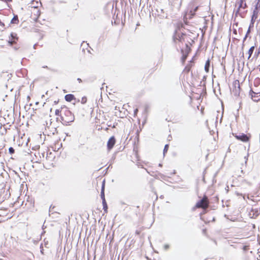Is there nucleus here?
Wrapping results in <instances>:
<instances>
[{
	"label": "nucleus",
	"mask_w": 260,
	"mask_h": 260,
	"mask_svg": "<svg viewBox=\"0 0 260 260\" xmlns=\"http://www.w3.org/2000/svg\"><path fill=\"white\" fill-rule=\"evenodd\" d=\"M62 108L63 107L61 108V110H60L59 109H56L55 111V114L57 116H59L60 113H62Z\"/></svg>",
	"instance_id": "23"
},
{
	"label": "nucleus",
	"mask_w": 260,
	"mask_h": 260,
	"mask_svg": "<svg viewBox=\"0 0 260 260\" xmlns=\"http://www.w3.org/2000/svg\"><path fill=\"white\" fill-rule=\"evenodd\" d=\"M39 104V102H38L36 103V105H37V104Z\"/></svg>",
	"instance_id": "48"
},
{
	"label": "nucleus",
	"mask_w": 260,
	"mask_h": 260,
	"mask_svg": "<svg viewBox=\"0 0 260 260\" xmlns=\"http://www.w3.org/2000/svg\"><path fill=\"white\" fill-rule=\"evenodd\" d=\"M30 99L29 96H27V99Z\"/></svg>",
	"instance_id": "47"
},
{
	"label": "nucleus",
	"mask_w": 260,
	"mask_h": 260,
	"mask_svg": "<svg viewBox=\"0 0 260 260\" xmlns=\"http://www.w3.org/2000/svg\"><path fill=\"white\" fill-rule=\"evenodd\" d=\"M101 198L102 199V201H104L105 199V181H103L101 191Z\"/></svg>",
	"instance_id": "9"
},
{
	"label": "nucleus",
	"mask_w": 260,
	"mask_h": 260,
	"mask_svg": "<svg viewBox=\"0 0 260 260\" xmlns=\"http://www.w3.org/2000/svg\"><path fill=\"white\" fill-rule=\"evenodd\" d=\"M255 21V19H251V21H250V23L249 24V28H251L252 27H253L254 26V23Z\"/></svg>",
	"instance_id": "22"
},
{
	"label": "nucleus",
	"mask_w": 260,
	"mask_h": 260,
	"mask_svg": "<svg viewBox=\"0 0 260 260\" xmlns=\"http://www.w3.org/2000/svg\"><path fill=\"white\" fill-rule=\"evenodd\" d=\"M40 249H41V252L42 254H43V245H42V244H41L40 245Z\"/></svg>",
	"instance_id": "31"
},
{
	"label": "nucleus",
	"mask_w": 260,
	"mask_h": 260,
	"mask_svg": "<svg viewBox=\"0 0 260 260\" xmlns=\"http://www.w3.org/2000/svg\"><path fill=\"white\" fill-rule=\"evenodd\" d=\"M19 23L18 17L17 15L14 16L13 18L12 19L11 21V23L12 24H18Z\"/></svg>",
	"instance_id": "13"
},
{
	"label": "nucleus",
	"mask_w": 260,
	"mask_h": 260,
	"mask_svg": "<svg viewBox=\"0 0 260 260\" xmlns=\"http://www.w3.org/2000/svg\"><path fill=\"white\" fill-rule=\"evenodd\" d=\"M11 37L12 39H14V38H17L16 34H14V33H11Z\"/></svg>",
	"instance_id": "29"
},
{
	"label": "nucleus",
	"mask_w": 260,
	"mask_h": 260,
	"mask_svg": "<svg viewBox=\"0 0 260 260\" xmlns=\"http://www.w3.org/2000/svg\"><path fill=\"white\" fill-rule=\"evenodd\" d=\"M254 9L260 11V0H258L255 5Z\"/></svg>",
	"instance_id": "21"
},
{
	"label": "nucleus",
	"mask_w": 260,
	"mask_h": 260,
	"mask_svg": "<svg viewBox=\"0 0 260 260\" xmlns=\"http://www.w3.org/2000/svg\"><path fill=\"white\" fill-rule=\"evenodd\" d=\"M246 160H247V158H246ZM246 162H247V160L245 161V163H246Z\"/></svg>",
	"instance_id": "51"
},
{
	"label": "nucleus",
	"mask_w": 260,
	"mask_h": 260,
	"mask_svg": "<svg viewBox=\"0 0 260 260\" xmlns=\"http://www.w3.org/2000/svg\"><path fill=\"white\" fill-rule=\"evenodd\" d=\"M249 95L251 96V99L254 101L258 102L260 100L259 92H255L252 89H250L249 91Z\"/></svg>",
	"instance_id": "4"
},
{
	"label": "nucleus",
	"mask_w": 260,
	"mask_h": 260,
	"mask_svg": "<svg viewBox=\"0 0 260 260\" xmlns=\"http://www.w3.org/2000/svg\"><path fill=\"white\" fill-rule=\"evenodd\" d=\"M54 104H57V103H58V101H55L54 102Z\"/></svg>",
	"instance_id": "43"
},
{
	"label": "nucleus",
	"mask_w": 260,
	"mask_h": 260,
	"mask_svg": "<svg viewBox=\"0 0 260 260\" xmlns=\"http://www.w3.org/2000/svg\"><path fill=\"white\" fill-rule=\"evenodd\" d=\"M45 233V231H43V232L42 233V234H41V235H43V234H44Z\"/></svg>",
	"instance_id": "45"
},
{
	"label": "nucleus",
	"mask_w": 260,
	"mask_h": 260,
	"mask_svg": "<svg viewBox=\"0 0 260 260\" xmlns=\"http://www.w3.org/2000/svg\"><path fill=\"white\" fill-rule=\"evenodd\" d=\"M209 202L207 196H204L203 198L199 200L196 205V207L198 208L206 209L209 206Z\"/></svg>",
	"instance_id": "2"
},
{
	"label": "nucleus",
	"mask_w": 260,
	"mask_h": 260,
	"mask_svg": "<svg viewBox=\"0 0 260 260\" xmlns=\"http://www.w3.org/2000/svg\"><path fill=\"white\" fill-rule=\"evenodd\" d=\"M9 43L12 45V44L15 43V42L14 41H13V40H11V41H9Z\"/></svg>",
	"instance_id": "30"
},
{
	"label": "nucleus",
	"mask_w": 260,
	"mask_h": 260,
	"mask_svg": "<svg viewBox=\"0 0 260 260\" xmlns=\"http://www.w3.org/2000/svg\"><path fill=\"white\" fill-rule=\"evenodd\" d=\"M42 68L50 70V69L48 66H43ZM51 70L52 71H55L54 70L51 69Z\"/></svg>",
	"instance_id": "32"
},
{
	"label": "nucleus",
	"mask_w": 260,
	"mask_h": 260,
	"mask_svg": "<svg viewBox=\"0 0 260 260\" xmlns=\"http://www.w3.org/2000/svg\"><path fill=\"white\" fill-rule=\"evenodd\" d=\"M77 81L79 82V83H81L82 82V80H81V79L78 78H77Z\"/></svg>",
	"instance_id": "38"
},
{
	"label": "nucleus",
	"mask_w": 260,
	"mask_h": 260,
	"mask_svg": "<svg viewBox=\"0 0 260 260\" xmlns=\"http://www.w3.org/2000/svg\"><path fill=\"white\" fill-rule=\"evenodd\" d=\"M232 92L235 96H239L240 92V85L239 81L236 80L232 85Z\"/></svg>",
	"instance_id": "3"
},
{
	"label": "nucleus",
	"mask_w": 260,
	"mask_h": 260,
	"mask_svg": "<svg viewBox=\"0 0 260 260\" xmlns=\"http://www.w3.org/2000/svg\"><path fill=\"white\" fill-rule=\"evenodd\" d=\"M247 7V5L245 3L244 4L243 3V7L242 8H243V9H245V8Z\"/></svg>",
	"instance_id": "36"
},
{
	"label": "nucleus",
	"mask_w": 260,
	"mask_h": 260,
	"mask_svg": "<svg viewBox=\"0 0 260 260\" xmlns=\"http://www.w3.org/2000/svg\"><path fill=\"white\" fill-rule=\"evenodd\" d=\"M9 152L10 154H12L15 152V149L13 147H10L9 148Z\"/></svg>",
	"instance_id": "27"
},
{
	"label": "nucleus",
	"mask_w": 260,
	"mask_h": 260,
	"mask_svg": "<svg viewBox=\"0 0 260 260\" xmlns=\"http://www.w3.org/2000/svg\"><path fill=\"white\" fill-rule=\"evenodd\" d=\"M192 64L191 63H189L185 67L184 69V71L186 73H188L191 69Z\"/></svg>",
	"instance_id": "18"
},
{
	"label": "nucleus",
	"mask_w": 260,
	"mask_h": 260,
	"mask_svg": "<svg viewBox=\"0 0 260 260\" xmlns=\"http://www.w3.org/2000/svg\"><path fill=\"white\" fill-rule=\"evenodd\" d=\"M253 84L255 87L258 86L260 85V78H255L253 81Z\"/></svg>",
	"instance_id": "16"
},
{
	"label": "nucleus",
	"mask_w": 260,
	"mask_h": 260,
	"mask_svg": "<svg viewBox=\"0 0 260 260\" xmlns=\"http://www.w3.org/2000/svg\"><path fill=\"white\" fill-rule=\"evenodd\" d=\"M235 137L238 140H241L244 142L248 141L249 139V137L245 134H241L239 135H236Z\"/></svg>",
	"instance_id": "6"
},
{
	"label": "nucleus",
	"mask_w": 260,
	"mask_h": 260,
	"mask_svg": "<svg viewBox=\"0 0 260 260\" xmlns=\"http://www.w3.org/2000/svg\"><path fill=\"white\" fill-rule=\"evenodd\" d=\"M138 112V109H136L135 110H134V114L136 115L137 114V112Z\"/></svg>",
	"instance_id": "37"
},
{
	"label": "nucleus",
	"mask_w": 260,
	"mask_h": 260,
	"mask_svg": "<svg viewBox=\"0 0 260 260\" xmlns=\"http://www.w3.org/2000/svg\"><path fill=\"white\" fill-rule=\"evenodd\" d=\"M64 99L66 101L71 102L73 100H75V97L72 94H68L65 95Z\"/></svg>",
	"instance_id": "8"
},
{
	"label": "nucleus",
	"mask_w": 260,
	"mask_h": 260,
	"mask_svg": "<svg viewBox=\"0 0 260 260\" xmlns=\"http://www.w3.org/2000/svg\"><path fill=\"white\" fill-rule=\"evenodd\" d=\"M244 3V0H237L236 5L238 4L239 6V9H240L241 8L243 7V5Z\"/></svg>",
	"instance_id": "17"
},
{
	"label": "nucleus",
	"mask_w": 260,
	"mask_h": 260,
	"mask_svg": "<svg viewBox=\"0 0 260 260\" xmlns=\"http://www.w3.org/2000/svg\"><path fill=\"white\" fill-rule=\"evenodd\" d=\"M164 247H165V249L166 250H167V249H168L169 248V245H167H167H165V246H164Z\"/></svg>",
	"instance_id": "35"
},
{
	"label": "nucleus",
	"mask_w": 260,
	"mask_h": 260,
	"mask_svg": "<svg viewBox=\"0 0 260 260\" xmlns=\"http://www.w3.org/2000/svg\"><path fill=\"white\" fill-rule=\"evenodd\" d=\"M185 35V34L181 32V34H177V31L175 32V34L173 36V40L175 41L176 40H178V41L181 42L183 40V36Z\"/></svg>",
	"instance_id": "7"
},
{
	"label": "nucleus",
	"mask_w": 260,
	"mask_h": 260,
	"mask_svg": "<svg viewBox=\"0 0 260 260\" xmlns=\"http://www.w3.org/2000/svg\"><path fill=\"white\" fill-rule=\"evenodd\" d=\"M51 206H50V207L49 212H51Z\"/></svg>",
	"instance_id": "44"
},
{
	"label": "nucleus",
	"mask_w": 260,
	"mask_h": 260,
	"mask_svg": "<svg viewBox=\"0 0 260 260\" xmlns=\"http://www.w3.org/2000/svg\"><path fill=\"white\" fill-rule=\"evenodd\" d=\"M244 249H246V246L244 247Z\"/></svg>",
	"instance_id": "50"
},
{
	"label": "nucleus",
	"mask_w": 260,
	"mask_h": 260,
	"mask_svg": "<svg viewBox=\"0 0 260 260\" xmlns=\"http://www.w3.org/2000/svg\"><path fill=\"white\" fill-rule=\"evenodd\" d=\"M60 117L61 122L64 125H70L75 120L74 115L66 107H63Z\"/></svg>",
	"instance_id": "1"
},
{
	"label": "nucleus",
	"mask_w": 260,
	"mask_h": 260,
	"mask_svg": "<svg viewBox=\"0 0 260 260\" xmlns=\"http://www.w3.org/2000/svg\"><path fill=\"white\" fill-rule=\"evenodd\" d=\"M102 204L103 206V210L105 213H107L108 211V205L106 202V200H104V201H102Z\"/></svg>",
	"instance_id": "14"
},
{
	"label": "nucleus",
	"mask_w": 260,
	"mask_h": 260,
	"mask_svg": "<svg viewBox=\"0 0 260 260\" xmlns=\"http://www.w3.org/2000/svg\"><path fill=\"white\" fill-rule=\"evenodd\" d=\"M240 10V9H239V8H238V9L236 12V13H235L236 16H237V15L239 13Z\"/></svg>",
	"instance_id": "33"
},
{
	"label": "nucleus",
	"mask_w": 260,
	"mask_h": 260,
	"mask_svg": "<svg viewBox=\"0 0 260 260\" xmlns=\"http://www.w3.org/2000/svg\"><path fill=\"white\" fill-rule=\"evenodd\" d=\"M159 167H161L162 166V165L161 164H159Z\"/></svg>",
	"instance_id": "46"
},
{
	"label": "nucleus",
	"mask_w": 260,
	"mask_h": 260,
	"mask_svg": "<svg viewBox=\"0 0 260 260\" xmlns=\"http://www.w3.org/2000/svg\"><path fill=\"white\" fill-rule=\"evenodd\" d=\"M236 194H237V196H241V195H242V194H241V193H239V192H236Z\"/></svg>",
	"instance_id": "40"
},
{
	"label": "nucleus",
	"mask_w": 260,
	"mask_h": 260,
	"mask_svg": "<svg viewBox=\"0 0 260 260\" xmlns=\"http://www.w3.org/2000/svg\"><path fill=\"white\" fill-rule=\"evenodd\" d=\"M156 12L157 13V15L159 16L160 18H164L165 17V14L164 11V10L160 8H159L156 9Z\"/></svg>",
	"instance_id": "10"
},
{
	"label": "nucleus",
	"mask_w": 260,
	"mask_h": 260,
	"mask_svg": "<svg viewBox=\"0 0 260 260\" xmlns=\"http://www.w3.org/2000/svg\"><path fill=\"white\" fill-rule=\"evenodd\" d=\"M229 186H227L226 187V188H225V189L227 190V191H229Z\"/></svg>",
	"instance_id": "42"
},
{
	"label": "nucleus",
	"mask_w": 260,
	"mask_h": 260,
	"mask_svg": "<svg viewBox=\"0 0 260 260\" xmlns=\"http://www.w3.org/2000/svg\"><path fill=\"white\" fill-rule=\"evenodd\" d=\"M185 47H186L185 50L184 51L185 54H188L189 53V52L190 51L191 49L187 44H186Z\"/></svg>",
	"instance_id": "20"
},
{
	"label": "nucleus",
	"mask_w": 260,
	"mask_h": 260,
	"mask_svg": "<svg viewBox=\"0 0 260 260\" xmlns=\"http://www.w3.org/2000/svg\"><path fill=\"white\" fill-rule=\"evenodd\" d=\"M0 26L1 27H0V30L3 31L4 29H5V27H4L5 24L1 20H0Z\"/></svg>",
	"instance_id": "26"
},
{
	"label": "nucleus",
	"mask_w": 260,
	"mask_h": 260,
	"mask_svg": "<svg viewBox=\"0 0 260 260\" xmlns=\"http://www.w3.org/2000/svg\"><path fill=\"white\" fill-rule=\"evenodd\" d=\"M181 53L182 54L181 60L182 62L184 63L187 58L188 54H185L184 51L183 49H181Z\"/></svg>",
	"instance_id": "15"
},
{
	"label": "nucleus",
	"mask_w": 260,
	"mask_h": 260,
	"mask_svg": "<svg viewBox=\"0 0 260 260\" xmlns=\"http://www.w3.org/2000/svg\"><path fill=\"white\" fill-rule=\"evenodd\" d=\"M198 9V7H196V8H195V9H194V13L196 11H197Z\"/></svg>",
	"instance_id": "39"
},
{
	"label": "nucleus",
	"mask_w": 260,
	"mask_h": 260,
	"mask_svg": "<svg viewBox=\"0 0 260 260\" xmlns=\"http://www.w3.org/2000/svg\"><path fill=\"white\" fill-rule=\"evenodd\" d=\"M259 72H260V68H259Z\"/></svg>",
	"instance_id": "52"
},
{
	"label": "nucleus",
	"mask_w": 260,
	"mask_h": 260,
	"mask_svg": "<svg viewBox=\"0 0 260 260\" xmlns=\"http://www.w3.org/2000/svg\"><path fill=\"white\" fill-rule=\"evenodd\" d=\"M4 1L6 2H12V0H4Z\"/></svg>",
	"instance_id": "41"
},
{
	"label": "nucleus",
	"mask_w": 260,
	"mask_h": 260,
	"mask_svg": "<svg viewBox=\"0 0 260 260\" xmlns=\"http://www.w3.org/2000/svg\"><path fill=\"white\" fill-rule=\"evenodd\" d=\"M259 11L254 9L252 15L251 16V18L256 20L258 17V14Z\"/></svg>",
	"instance_id": "12"
},
{
	"label": "nucleus",
	"mask_w": 260,
	"mask_h": 260,
	"mask_svg": "<svg viewBox=\"0 0 260 260\" xmlns=\"http://www.w3.org/2000/svg\"><path fill=\"white\" fill-rule=\"evenodd\" d=\"M250 29L251 28H248V30L247 31V32H246V35L245 36V37L243 39V42L246 40V38L248 37V34L250 32Z\"/></svg>",
	"instance_id": "25"
},
{
	"label": "nucleus",
	"mask_w": 260,
	"mask_h": 260,
	"mask_svg": "<svg viewBox=\"0 0 260 260\" xmlns=\"http://www.w3.org/2000/svg\"><path fill=\"white\" fill-rule=\"evenodd\" d=\"M44 226L43 225V226H42V229H44Z\"/></svg>",
	"instance_id": "49"
},
{
	"label": "nucleus",
	"mask_w": 260,
	"mask_h": 260,
	"mask_svg": "<svg viewBox=\"0 0 260 260\" xmlns=\"http://www.w3.org/2000/svg\"><path fill=\"white\" fill-rule=\"evenodd\" d=\"M169 144L165 145V146L164 147V150H163V152H164V155H165V153H166L168 151V149H169Z\"/></svg>",
	"instance_id": "24"
},
{
	"label": "nucleus",
	"mask_w": 260,
	"mask_h": 260,
	"mask_svg": "<svg viewBox=\"0 0 260 260\" xmlns=\"http://www.w3.org/2000/svg\"><path fill=\"white\" fill-rule=\"evenodd\" d=\"M44 242H45V247H47V245L48 244V241H45V239L44 240Z\"/></svg>",
	"instance_id": "34"
},
{
	"label": "nucleus",
	"mask_w": 260,
	"mask_h": 260,
	"mask_svg": "<svg viewBox=\"0 0 260 260\" xmlns=\"http://www.w3.org/2000/svg\"><path fill=\"white\" fill-rule=\"evenodd\" d=\"M254 46H252L250 48V49H249L248 50V54H249V56H248V59H249L250 57L251 56L253 51H254Z\"/></svg>",
	"instance_id": "19"
},
{
	"label": "nucleus",
	"mask_w": 260,
	"mask_h": 260,
	"mask_svg": "<svg viewBox=\"0 0 260 260\" xmlns=\"http://www.w3.org/2000/svg\"><path fill=\"white\" fill-rule=\"evenodd\" d=\"M116 142L115 138L114 136L110 137L107 142V148L110 150L113 148Z\"/></svg>",
	"instance_id": "5"
},
{
	"label": "nucleus",
	"mask_w": 260,
	"mask_h": 260,
	"mask_svg": "<svg viewBox=\"0 0 260 260\" xmlns=\"http://www.w3.org/2000/svg\"><path fill=\"white\" fill-rule=\"evenodd\" d=\"M210 67V60L208 59L206 61V63H205V71L207 72V73H208L209 71V68Z\"/></svg>",
	"instance_id": "11"
},
{
	"label": "nucleus",
	"mask_w": 260,
	"mask_h": 260,
	"mask_svg": "<svg viewBox=\"0 0 260 260\" xmlns=\"http://www.w3.org/2000/svg\"><path fill=\"white\" fill-rule=\"evenodd\" d=\"M87 102V98L85 96H84L81 99V103L82 104H84Z\"/></svg>",
	"instance_id": "28"
}]
</instances>
